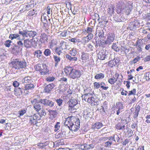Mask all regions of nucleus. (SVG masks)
Wrapping results in <instances>:
<instances>
[{"label": "nucleus", "instance_id": "obj_1", "mask_svg": "<svg viewBox=\"0 0 150 150\" xmlns=\"http://www.w3.org/2000/svg\"><path fill=\"white\" fill-rule=\"evenodd\" d=\"M64 70L66 75L73 79L79 78L82 75L83 72L82 70L76 69L69 66L66 67Z\"/></svg>", "mask_w": 150, "mask_h": 150}, {"label": "nucleus", "instance_id": "obj_2", "mask_svg": "<svg viewBox=\"0 0 150 150\" xmlns=\"http://www.w3.org/2000/svg\"><path fill=\"white\" fill-rule=\"evenodd\" d=\"M13 68L19 70L25 68L27 66V63L24 60L19 61L15 59L11 62Z\"/></svg>", "mask_w": 150, "mask_h": 150}, {"label": "nucleus", "instance_id": "obj_3", "mask_svg": "<svg viewBox=\"0 0 150 150\" xmlns=\"http://www.w3.org/2000/svg\"><path fill=\"white\" fill-rule=\"evenodd\" d=\"M84 100L92 105H97L99 104V101L97 100L90 93L83 95Z\"/></svg>", "mask_w": 150, "mask_h": 150}, {"label": "nucleus", "instance_id": "obj_4", "mask_svg": "<svg viewBox=\"0 0 150 150\" xmlns=\"http://www.w3.org/2000/svg\"><path fill=\"white\" fill-rule=\"evenodd\" d=\"M72 119L75 124H72L71 126L69 127V129L73 131H76L80 128V121L78 118L74 117H73Z\"/></svg>", "mask_w": 150, "mask_h": 150}, {"label": "nucleus", "instance_id": "obj_5", "mask_svg": "<svg viewBox=\"0 0 150 150\" xmlns=\"http://www.w3.org/2000/svg\"><path fill=\"white\" fill-rule=\"evenodd\" d=\"M31 102L33 106L34 110L36 112H38L39 111L41 110L42 107L39 104L40 103V100H38L37 99L34 98L32 100Z\"/></svg>", "mask_w": 150, "mask_h": 150}, {"label": "nucleus", "instance_id": "obj_6", "mask_svg": "<svg viewBox=\"0 0 150 150\" xmlns=\"http://www.w3.org/2000/svg\"><path fill=\"white\" fill-rule=\"evenodd\" d=\"M132 9V6L131 4H127L121 6V11H123L126 15H128Z\"/></svg>", "mask_w": 150, "mask_h": 150}, {"label": "nucleus", "instance_id": "obj_7", "mask_svg": "<svg viewBox=\"0 0 150 150\" xmlns=\"http://www.w3.org/2000/svg\"><path fill=\"white\" fill-rule=\"evenodd\" d=\"M109 54L108 52L104 50L100 51L98 54V57L99 59L101 60H103L105 58H107Z\"/></svg>", "mask_w": 150, "mask_h": 150}, {"label": "nucleus", "instance_id": "obj_8", "mask_svg": "<svg viewBox=\"0 0 150 150\" xmlns=\"http://www.w3.org/2000/svg\"><path fill=\"white\" fill-rule=\"evenodd\" d=\"M40 103L44 105L52 107L54 105V103L52 101L47 99H40Z\"/></svg>", "mask_w": 150, "mask_h": 150}, {"label": "nucleus", "instance_id": "obj_9", "mask_svg": "<svg viewBox=\"0 0 150 150\" xmlns=\"http://www.w3.org/2000/svg\"><path fill=\"white\" fill-rule=\"evenodd\" d=\"M115 35L112 33H110L107 35V39L105 41V43L106 44H110L114 41L115 39Z\"/></svg>", "mask_w": 150, "mask_h": 150}, {"label": "nucleus", "instance_id": "obj_10", "mask_svg": "<svg viewBox=\"0 0 150 150\" xmlns=\"http://www.w3.org/2000/svg\"><path fill=\"white\" fill-rule=\"evenodd\" d=\"M116 108L117 110L116 111V114L119 115L123 111L124 106L122 103L120 102H117L116 104Z\"/></svg>", "mask_w": 150, "mask_h": 150}, {"label": "nucleus", "instance_id": "obj_11", "mask_svg": "<svg viewBox=\"0 0 150 150\" xmlns=\"http://www.w3.org/2000/svg\"><path fill=\"white\" fill-rule=\"evenodd\" d=\"M34 88V85L32 83L27 84L25 85L24 88L19 87L18 88L21 90V92L22 93L25 92V91L32 90Z\"/></svg>", "mask_w": 150, "mask_h": 150}, {"label": "nucleus", "instance_id": "obj_12", "mask_svg": "<svg viewBox=\"0 0 150 150\" xmlns=\"http://www.w3.org/2000/svg\"><path fill=\"white\" fill-rule=\"evenodd\" d=\"M139 23L137 20L131 22L129 25V27L130 30H134L139 27Z\"/></svg>", "mask_w": 150, "mask_h": 150}, {"label": "nucleus", "instance_id": "obj_13", "mask_svg": "<svg viewBox=\"0 0 150 150\" xmlns=\"http://www.w3.org/2000/svg\"><path fill=\"white\" fill-rule=\"evenodd\" d=\"M119 76V74L116 73L115 75V76H113L111 78L108 79V82L111 84H114L117 81Z\"/></svg>", "mask_w": 150, "mask_h": 150}, {"label": "nucleus", "instance_id": "obj_14", "mask_svg": "<svg viewBox=\"0 0 150 150\" xmlns=\"http://www.w3.org/2000/svg\"><path fill=\"white\" fill-rule=\"evenodd\" d=\"M104 31L101 28L100 29L97 28L96 35L97 37H98L100 39H101L104 37Z\"/></svg>", "mask_w": 150, "mask_h": 150}, {"label": "nucleus", "instance_id": "obj_15", "mask_svg": "<svg viewBox=\"0 0 150 150\" xmlns=\"http://www.w3.org/2000/svg\"><path fill=\"white\" fill-rule=\"evenodd\" d=\"M73 118L72 117H71L70 118L68 117L66 119L65 122H64V124L65 126H67L69 129V127L71 126L73 122Z\"/></svg>", "mask_w": 150, "mask_h": 150}, {"label": "nucleus", "instance_id": "obj_16", "mask_svg": "<svg viewBox=\"0 0 150 150\" xmlns=\"http://www.w3.org/2000/svg\"><path fill=\"white\" fill-rule=\"evenodd\" d=\"M47 65L44 64H38L35 67V68L37 71H40L44 68L46 67Z\"/></svg>", "mask_w": 150, "mask_h": 150}, {"label": "nucleus", "instance_id": "obj_17", "mask_svg": "<svg viewBox=\"0 0 150 150\" xmlns=\"http://www.w3.org/2000/svg\"><path fill=\"white\" fill-rule=\"evenodd\" d=\"M103 126V124L101 122H97L93 124L92 127L94 129H98L101 128Z\"/></svg>", "mask_w": 150, "mask_h": 150}, {"label": "nucleus", "instance_id": "obj_18", "mask_svg": "<svg viewBox=\"0 0 150 150\" xmlns=\"http://www.w3.org/2000/svg\"><path fill=\"white\" fill-rule=\"evenodd\" d=\"M54 87V85L53 83L48 85L45 88V92L46 93H49Z\"/></svg>", "mask_w": 150, "mask_h": 150}, {"label": "nucleus", "instance_id": "obj_19", "mask_svg": "<svg viewBox=\"0 0 150 150\" xmlns=\"http://www.w3.org/2000/svg\"><path fill=\"white\" fill-rule=\"evenodd\" d=\"M69 106H76L78 104V102L77 100L75 99H71L68 102Z\"/></svg>", "mask_w": 150, "mask_h": 150}, {"label": "nucleus", "instance_id": "obj_20", "mask_svg": "<svg viewBox=\"0 0 150 150\" xmlns=\"http://www.w3.org/2000/svg\"><path fill=\"white\" fill-rule=\"evenodd\" d=\"M59 46V47L63 50L68 48V45L67 42H65L63 41H62L60 42Z\"/></svg>", "mask_w": 150, "mask_h": 150}, {"label": "nucleus", "instance_id": "obj_21", "mask_svg": "<svg viewBox=\"0 0 150 150\" xmlns=\"http://www.w3.org/2000/svg\"><path fill=\"white\" fill-rule=\"evenodd\" d=\"M40 39V41L42 43H45L47 42L48 40V37L47 35L45 33H42Z\"/></svg>", "mask_w": 150, "mask_h": 150}, {"label": "nucleus", "instance_id": "obj_22", "mask_svg": "<svg viewBox=\"0 0 150 150\" xmlns=\"http://www.w3.org/2000/svg\"><path fill=\"white\" fill-rule=\"evenodd\" d=\"M118 60L117 59H114L113 60L110 61L108 63V66L111 67H113L117 64Z\"/></svg>", "mask_w": 150, "mask_h": 150}, {"label": "nucleus", "instance_id": "obj_23", "mask_svg": "<svg viewBox=\"0 0 150 150\" xmlns=\"http://www.w3.org/2000/svg\"><path fill=\"white\" fill-rule=\"evenodd\" d=\"M34 55L38 58H40L42 56V52L41 50H35L34 53Z\"/></svg>", "mask_w": 150, "mask_h": 150}, {"label": "nucleus", "instance_id": "obj_24", "mask_svg": "<svg viewBox=\"0 0 150 150\" xmlns=\"http://www.w3.org/2000/svg\"><path fill=\"white\" fill-rule=\"evenodd\" d=\"M19 33L23 37H28L29 31L27 30H24L22 31H19Z\"/></svg>", "mask_w": 150, "mask_h": 150}, {"label": "nucleus", "instance_id": "obj_25", "mask_svg": "<svg viewBox=\"0 0 150 150\" xmlns=\"http://www.w3.org/2000/svg\"><path fill=\"white\" fill-rule=\"evenodd\" d=\"M82 146H83V149L87 150L93 149L94 147V145L93 144H85Z\"/></svg>", "mask_w": 150, "mask_h": 150}, {"label": "nucleus", "instance_id": "obj_26", "mask_svg": "<svg viewBox=\"0 0 150 150\" xmlns=\"http://www.w3.org/2000/svg\"><path fill=\"white\" fill-rule=\"evenodd\" d=\"M9 38L11 40L16 38H17L18 40H20V36L18 34H10L9 36Z\"/></svg>", "mask_w": 150, "mask_h": 150}, {"label": "nucleus", "instance_id": "obj_27", "mask_svg": "<svg viewBox=\"0 0 150 150\" xmlns=\"http://www.w3.org/2000/svg\"><path fill=\"white\" fill-rule=\"evenodd\" d=\"M104 74L102 73H100L97 74L95 76V78L96 79H101L104 78Z\"/></svg>", "mask_w": 150, "mask_h": 150}, {"label": "nucleus", "instance_id": "obj_28", "mask_svg": "<svg viewBox=\"0 0 150 150\" xmlns=\"http://www.w3.org/2000/svg\"><path fill=\"white\" fill-rule=\"evenodd\" d=\"M53 58L55 62V67H56L58 64V63L60 62L61 59L60 58L56 55H54Z\"/></svg>", "mask_w": 150, "mask_h": 150}, {"label": "nucleus", "instance_id": "obj_29", "mask_svg": "<svg viewBox=\"0 0 150 150\" xmlns=\"http://www.w3.org/2000/svg\"><path fill=\"white\" fill-rule=\"evenodd\" d=\"M24 82L25 83H31L33 82L32 78L30 76L25 77L24 79Z\"/></svg>", "mask_w": 150, "mask_h": 150}, {"label": "nucleus", "instance_id": "obj_30", "mask_svg": "<svg viewBox=\"0 0 150 150\" xmlns=\"http://www.w3.org/2000/svg\"><path fill=\"white\" fill-rule=\"evenodd\" d=\"M30 43V41L28 39L24 40V45L26 48H28L31 47Z\"/></svg>", "mask_w": 150, "mask_h": 150}, {"label": "nucleus", "instance_id": "obj_31", "mask_svg": "<svg viewBox=\"0 0 150 150\" xmlns=\"http://www.w3.org/2000/svg\"><path fill=\"white\" fill-rule=\"evenodd\" d=\"M66 58L68 60H69L70 61H77V58L76 57H71L70 55L68 54H67L65 56Z\"/></svg>", "mask_w": 150, "mask_h": 150}, {"label": "nucleus", "instance_id": "obj_32", "mask_svg": "<svg viewBox=\"0 0 150 150\" xmlns=\"http://www.w3.org/2000/svg\"><path fill=\"white\" fill-rule=\"evenodd\" d=\"M29 119L30 120L29 123L31 125H34L37 124V122L32 116H29Z\"/></svg>", "mask_w": 150, "mask_h": 150}, {"label": "nucleus", "instance_id": "obj_33", "mask_svg": "<svg viewBox=\"0 0 150 150\" xmlns=\"http://www.w3.org/2000/svg\"><path fill=\"white\" fill-rule=\"evenodd\" d=\"M102 141H105L107 140H112V141L116 142V141L115 139V136L114 137H103L101 139Z\"/></svg>", "mask_w": 150, "mask_h": 150}, {"label": "nucleus", "instance_id": "obj_34", "mask_svg": "<svg viewBox=\"0 0 150 150\" xmlns=\"http://www.w3.org/2000/svg\"><path fill=\"white\" fill-rule=\"evenodd\" d=\"M82 59L83 60L86 61L88 59V54L83 52L81 55Z\"/></svg>", "mask_w": 150, "mask_h": 150}, {"label": "nucleus", "instance_id": "obj_35", "mask_svg": "<svg viewBox=\"0 0 150 150\" xmlns=\"http://www.w3.org/2000/svg\"><path fill=\"white\" fill-rule=\"evenodd\" d=\"M115 8L114 6L112 5L108 8V12L110 15H111L115 11Z\"/></svg>", "mask_w": 150, "mask_h": 150}, {"label": "nucleus", "instance_id": "obj_36", "mask_svg": "<svg viewBox=\"0 0 150 150\" xmlns=\"http://www.w3.org/2000/svg\"><path fill=\"white\" fill-rule=\"evenodd\" d=\"M28 34V37L33 38L37 34V33L35 31H29V34Z\"/></svg>", "mask_w": 150, "mask_h": 150}, {"label": "nucleus", "instance_id": "obj_37", "mask_svg": "<svg viewBox=\"0 0 150 150\" xmlns=\"http://www.w3.org/2000/svg\"><path fill=\"white\" fill-rule=\"evenodd\" d=\"M62 49L59 47H57L55 49V52L58 55H59L62 53Z\"/></svg>", "mask_w": 150, "mask_h": 150}, {"label": "nucleus", "instance_id": "obj_38", "mask_svg": "<svg viewBox=\"0 0 150 150\" xmlns=\"http://www.w3.org/2000/svg\"><path fill=\"white\" fill-rule=\"evenodd\" d=\"M49 72V70L47 68V66L45 68L43 69L42 71H40V74L42 75H46Z\"/></svg>", "mask_w": 150, "mask_h": 150}, {"label": "nucleus", "instance_id": "obj_39", "mask_svg": "<svg viewBox=\"0 0 150 150\" xmlns=\"http://www.w3.org/2000/svg\"><path fill=\"white\" fill-rule=\"evenodd\" d=\"M111 140L107 141L104 143V145L105 147H110L112 143V141H111Z\"/></svg>", "mask_w": 150, "mask_h": 150}, {"label": "nucleus", "instance_id": "obj_40", "mask_svg": "<svg viewBox=\"0 0 150 150\" xmlns=\"http://www.w3.org/2000/svg\"><path fill=\"white\" fill-rule=\"evenodd\" d=\"M34 118V119L36 121L37 123L38 122L37 121L40 119V116L38 113H35L34 115L32 116Z\"/></svg>", "mask_w": 150, "mask_h": 150}, {"label": "nucleus", "instance_id": "obj_41", "mask_svg": "<svg viewBox=\"0 0 150 150\" xmlns=\"http://www.w3.org/2000/svg\"><path fill=\"white\" fill-rule=\"evenodd\" d=\"M51 54V51L49 49H47L45 50L44 52V54L46 56H50Z\"/></svg>", "mask_w": 150, "mask_h": 150}, {"label": "nucleus", "instance_id": "obj_42", "mask_svg": "<svg viewBox=\"0 0 150 150\" xmlns=\"http://www.w3.org/2000/svg\"><path fill=\"white\" fill-rule=\"evenodd\" d=\"M76 106H69V110L71 112H74L76 111Z\"/></svg>", "mask_w": 150, "mask_h": 150}, {"label": "nucleus", "instance_id": "obj_43", "mask_svg": "<svg viewBox=\"0 0 150 150\" xmlns=\"http://www.w3.org/2000/svg\"><path fill=\"white\" fill-rule=\"evenodd\" d=\"M139 110V108L137 107L136 109L135 112L133 113V117L134 118H136L138 117Z\"/></svg>", "mask_w": 150, "mask_h": 150}, {"label": "nucleus", "instance_id": "obj_44", "mask_svg": "<svg viewBox=\"0 0 150 150\" xmlns=\"http://www.w3.org/2000/svg\"><path fill=\"white\" fill-rule=\"evenodd\" d=\"M77 52L75 48H73L70 51V54L73 56H75L77 54Z\"/></svg>", "mask_w": 150, "mask_h": 150}, {"label": "nucleus", "instance_id": "obj_45", "mask_svg": "<svg viewBox=\"0 0 150 150\" xmlns=\"http://www.w3.org/2000/svg\"><path fill=\"white\" fill-rule=\"evenodd\" d=\"M89 40V39L87 37H85L82 39L81 42L83 43L84 44L85 43L88 42Z\"/></svg>", "mask_w": 150, "mask_h": 150}, {"label": "nucleus", "instance_id": "obj_46", "mask_svg": "<svg viewBox=\"0 0 150 150\" xmlns=\"http://www.w3.org/2000/svg\"><path fill=\"white\" fill-rule=\"evenodd\" d=\"M66 132L64 129H62L61 131L58 134L59 137H64L65 135Z\"/></svg>", "mask_w": 150, "mask_h": 150}, {"label": "nucleus", "instance_id": "obj_47", "mask_svg": "<svg viewBox=\"0 0 150 150\" xmlns=\"http://www.w3.org/2000/svg\"><path fill=\"white\" fill-rule=\"evenodd\" d=\"M112 49L116 52H118L120 50L119 48L118 47L116 43H113L112 46Z\"/></svg>", "mask_w": 150, "mask_h": 150}, {"label": "nucleus", "instance_id": "obj_48", "mask_svg": "<svg viewBox=\"0 0 150 150\" xmlns=\"http://www.w3.org/2000/svg\"><path fill=\"white\" fill-rule=\"evenodd\" d=\"M38 113L40 115V118L42 116H45L46 115V112L44 109H42L40 112H39Z\"/></svg>", "mask_w": 150, "mask_h": 150}, {"label": "nucleus", "instance_id": "obj_49", "mask_svg": "<svg viewBox=\"0 0 150 150\" xmlns=\"http://www.w3.org/2000/svg\"><path fill=\"white\" fill-rule=\"evenodd\" d=\"M56 102L57 103V105L59 106H61L62 105L63 100L60 98L55 100Z\"/></svg>", "mask_w": 150, "mask_h": 150}, {"label": "nucleus", "instance_id": "obj_50", "mask_svg": "<svg viewBox=\"0 0 150 150\" xmlns=\"http://www.w3.org/2000/svg\"><path fill=\"white\" fill-rule=\"evenodd\" d=\"M60 122H57L56 124H55L54 126V128H55L54 130L55 131H57L59 129L60 127Z\"/></svg>", "mask_w": 150, "mask_h": 150}, {"label": "nucleus", "instance_id": "obj_51", "mask_svg": "<svg viewBox=\"0 0 150 150\" xmlns=\"http://www.w3.org/2000/svg\"><path fill=\"white\" fill-rule=\"evenodd\" d=\"M143 18L147 21L150 20V13H147L143 16Z\"/></svg>", "mask_w": 150, "mask_h": 150}, {"label": "nucleus", "instance_id": "obj_52", "mask_svg": "<svg viewBox=\"0 0 150 150\" xmlns=\"http://www.w3.org/2000/svg\"><path fill=\"white\" fill-rule=\"evenodd\" d=\"M144 79L146 80H149L150 79V72H148L144 74Z\"/></svg>", "mask_w": 150, "mask_h": 150}, {"label": "nucleus", "instance_id": "obj_53", "mask_svg": "<svg viewBox=\"0 0 150 150\" xmlns=\"http://www.w3.org/2000/svg\"><path fill=\"white\" fill-rule=\"evenodd\" d=\"M12 42L11 40H8L6 41L5 43V46L7 47H9L11 46V44Z\"/></svg>", "mask_w": 150, "mask_h": 150}, {"label": "nucleus", "instance_id": "obj_54", "mask_svg": "<svg viewBox=\"0 0 150 150\" xmlns=\"http://www.w3.org/2000/svg\"><path fill=\"white\" fill-rule=\"evenodd\" d=\"M35 13V11L34 9L29 11L28 13V15L29 16L34 15Z\"/></svg>", "mask_w": 150, "mask_h": 150}, {"label": "nucleus", "instance_id": "obj_55", "mask_svg": "<svg viewBox=\"0 0 150 150\" xmlns=\"http://www.w3.org/2000/svg\"><path fill=\"white\" fill-rule=\"evenodd\" d=\"M93 86L94 88H98L100 87V83L97 82H95L93 83Z\"/></svg>", "mask_w": 150, "mask_h": 150}, {"label": "nucleus", "instance_id": "obj_56", "mask_svg": "<svg viewBox=\"0 0 150 150\" xmlns=\"http://www.w3.org/2000/svg\"><path fill=\"white\" fill-rule=\"evenodd\" d=\"M138 121L133 123L131 125V127L132 129H134L137 127Z\"/></svg>", "mask_w": 150, "mask_h": 150}, {"label": "nucleus", "instance_id": "obj_57", "mask_svg": "<svg viewBox=\"0 0 150 150\" xmlns=\"http://www.w3.org/2000/svg\"><path fill=\"white\" fill-rule=\"evenodd\" d=\"M127 136L129 137H131L133 134V132L131 129H129L127 131Z\"/></svg>", "mask_w": 150, "mask_h": 150}, {"label": "nucleus", "instance_id": "obj_58", "mask_svg": "<svg viewBox=\"0 0 150 150\" xmlns=\"http://www.w3.org/2000/svg\"><path fill=\"white\" fill-rule=\"evenodd\" d=\"M55 79V78L53 76L49 77L46 79V81L49 82L53 81Z\"/></svg>", "mask_w": 150, "mask_h": 150}, {"label": "nucleus", "instance_id": "obj_59", "mask_svg": "<svg viewBox=\"0 0 150 150\" xmlns=\"http://www.w3.org/2000/svg\"><path fill=\"white\" fill-rule=\"evenodd\" d=\"M136 93V90L135 88H133V90L129 92L128 95L130 96L132 95H134Z\"/></svg>", "mask_w": 150, "mask_h": 150}, {"label": "nucleus", "instance_id": "obj_60", "mask_svg": "<svg viewBox=\"0 0 150 150\" xmlns=\"http://www.w3.org/2000/svg\"><path fill=\"white\" fill-rule=\"evenodd\" d=\"M22 41L23 40H19V41H18L17 42L18 46H19V47H23L24 45V44L22 42Z\"/></svg>", "mask_w": 150, "mask_h": 150}, {"label": "nucleus", "instance_id": "obj_61", "mask_svg": "<svg viewBox=\"0 0 150 150\" xmlns=\"http://www.w3.org/2000/svg\"><path fill=\"white\" fill-rule=\"evenodd\" d=\"M69 40L70 41L73 42L74 44H75L76 42H78V39L75 38H72L71 39H69Z\"/></svg>", "mask_w": 150, "mask_h": 150}, {"label": "nucleus", "instance_id": "obj_62", "mask_svg": "<svg viewBox=\"0 0 150 150\" xmlns=\"http://www.w3.org/2000/svg\"><path fill=\"white\" fill-rule=\"evenodd\" d=\"M140 59V58L139 57H137L134 58L133 60V62L134 63H135Z\"/></svg>", "mask_w": 150, "mask_h": 150}, {"label": "nucleus", "instance_id": "obj_63", "mask_svg": "<svg viewBox=\"0 0 150 150\" xmlns=\"http://www.w3.org/2000/svg\"><path fill=\"white\" fill-rule=\"evenodd\" d=\"M144 61L145 62H148L150 61V55L147 56L144 59Z\"/></svg>", "mask_w": 150, "mask_h": 150}, {"label": "nucleus", "instance_id": "obj_64", "mask_svg": "<svg viewBox=\"0 0 150 150\" xmlns=\"http://www.w3.org/2000/svg\"><path fill=\"white\" fill-rule=\"evenodd\" d=\"M147 30H147V29H145L142 28V29H141L140 31L142 33H143L144 34H147Z\"/></svg>", "mask_w": 150, "mask_h": 150}]
</instances>
